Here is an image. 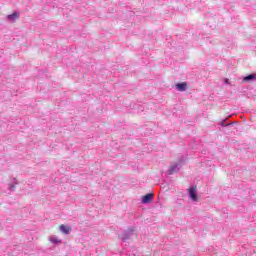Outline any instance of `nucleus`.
Segmentation results:
<instances>
[{
  "mask_svg": "<svg viewBox=\"0 0 256 256\" xmlns=\"http://www.w3.org/2000/svg\"><path fill=\"white\" fill-rule=\"evenodd\" d=\"M253 79H256V75H255V74H250V75L244 77L243 81H244L245 83H247V81H251V80H253Z\"/></svg>",
  "mask_w": 256,
  "mask_h": 256,
  "instance_id": "obj_6",
  "label": "nucleus"
},
{
  "mask_svg": "<svg viewBox=\"0 0 256 256\" xmlns=\"http://www.w3.org/2000/svg\"><path fill=\"white\" fill-rule=\"evenodd\" d=\"M59 229L62 233H64L65 235H69L71 233V227L69 226H65L64 224H61L59 226Z\"/></svg>",
  "mask_w": 256,
  "mask_h": 256,
  "instance_id": "obj_2",
  "label": "nucleus"
},
{
  "mask_svg": "<svg viewBox=\"0 0 256 256\" xmlns=\"http://www.w3.org/2000/svg\"><path fill=\"white\" fill-rule=\"evenodd\" d=\"M176 89H178V91H186L187 90V82H182V83L176 84Z\"/></svg>",
  "mask_w": 256,
  "mask_h": 256,
  "instance_id": "obj_4",
  "label": "nucleus"
},
{
  "mask_svg": "<svg viewBox=\"0 0 256 256\" xmlns=\"http://www.w3.org/2000/svg\"><path fill=\"white\" fill-rule=\"evenodd\" d=\"M189 195L192 201H197V186L189 188Z\"/></svg>",
  "mask_w": 256,
  "mask_h": 256,
  "instance_id": "obj_1",
  "label": "nucleus"
},
{
  "mask_svg": "<svg viewBox=\"0 0 256 256\" xmlns=\"http://www.w3.org/2000/svg\"><path fill=\"white\" fill-rule=\"evenodd\" d=\"M153 193L146 194L142 197V203H151V199H153Z\"/></svg>",
  "mask_w": 256,
  "mask_h": 256,
  "instance_id": "obj_3",
  "label": "nucleus"
},
{
  "mask_svg": "<svg viewBox=\"0 0 256 256\" xmlns=\"http://www.w3.org/2000/svg\"><path fill=\"white\" fill-rule=\"evenodd\" d=\"M7 17H8V19H10V21H15V19H19V13L14 12V13L8 15Z\"/></svg>",
  "mask_w": 256,
  "mask_h": 256,
  "instance_id": "obj_5",
  "label": "nucleus"
},
{
  "mask_svg": "<svg viewBox=\"0 0 256 256\" xmlns=\"http://www.w3.org/2000/svg\"><path fill=\"white\" fill-rule=\"evenodd\" d=\"M49 241H50L51 243H54L55 245H57V243H61V240H59V238L53 237V236H51V237L49 238Z\"/></svg>",
  "mask_w": 256,
  "mask_h": 256,
  "instance_id": "obj_7",
  "label": "nucleus"
}]
</instances>
